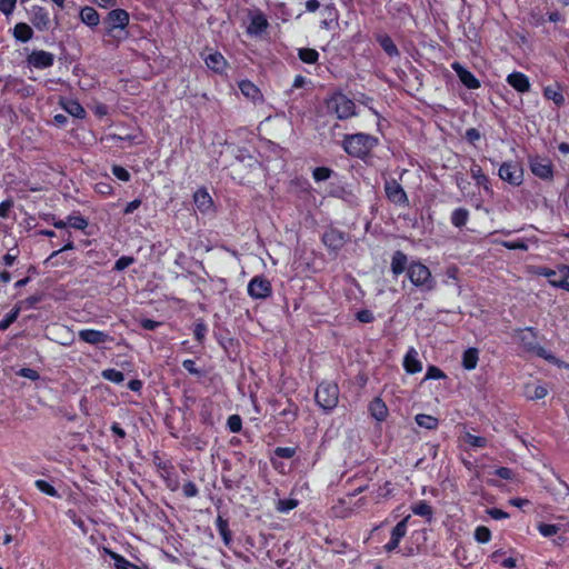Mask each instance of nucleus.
<instances>
[{"mask_svg": "<svg viewBox=\"0 0 569 569\" xmlns=\"http://www.w3.org/2000/svg\"><path fill=\"white\" fill-rule=\"evenodd\" d=\"M378 142V138L368 133L346 134L342 148L349 156L363 159L377 147Z\"/></svg>", "mask_w": 569, "mask_h": 569, "instance_id": "nucleus-1", "label": "nucleus"}, {"mask_svg": "<svg viewBox=\"0 0 569 569\" xmlns=\"http://www.w3.org/2000/svg\"><path fill=\"white\" fill-rule=\"evenodd\" d=\"M407 277L410 282L423 292L432 291L436 287L429 268L419 261H413L408 266Z\"/></svg>", "mask_w": 569, "mask_h": 569, "instance_id": "nucleus-2", "label": "nucleus"}, {"mask_svg": "<svg viewBox=\"0 0 569 569\" xmlns=\"http://www.w3.org/2000/svg\"><path fill=\"white\" fill-rule=\"evenodd\" d=\"M316 402L328 412L335 409L339 402V388L332 382H321L315 393Z\"/></svg>", "mask_w": 569, "mask_h": 569, "instance_id": "nucleus-3", "label": "nucleus"}, {"mask_svg": "<svg viewBox=\"0 0 569 569\" xmlns=\"http://www.w3.org/2000/svg\"><path fill=\"white\" fill-rule=\"evenodd\" d=\"M329 112L345 120L356 114V104L343 93H333L326 102Z\"/></svg>", "mask_w": 569, "mask_h": 569, "instance_id": "nucleus-4", "label": "nucleus"}, {"mask_svg": "<svg viewBox=\"0 0 569 569\" xmlns=\"http://www.w3.org/2000/svg\"><path fill=\"white\" fill-rule=\"evenodd\" d=\"M537 273L548 278L549 283L552 287L560 288L569 292V266L560 264L557 270H552L547 267H540Z\"/></svg>", "mask_w": 569, "mask_h": 569, "instance_id": "nucleus-5", "label": "nucleus"}, {"mask_svg": "<svg viewBox=\"0 0 569 569\" xmlns=\"http://www.w3.org/2000/svg\"><path fill=\"white\" fill-rule=\"evenodd\" d=\"M248 295L254 300H264L272 295L271 282L264 276H254L248 283Z\"/></svg>", "mask_w": 569, "mask_h": 569, "instance_id": "nucleus-6", "label": "nucleus"}, {"mask_svg": "<svg viewBox=\"0 0 569 569\" xmlns=\"http://www.w3.org/2000/svg\"><path fill=\"white\" fill-rule=\"evenodd\" d=\"M321 241L329 251L337 253L349 241V234L339 229L329 228L322 233Z\"/></svg>", "mask_w": 569, "mask_h": 569, "instance_id": "nucleus-7", "label": "nucleus"}, {"mask_svg": "<svg viewBox=\"0 0 569 569\" xmlns=\"http://www.w3.org/2000/svg\"><path fill=\"white\" fill-rule=\"evenodd\" d=\"M2 92L27 98L34 94V88L31 84H28L23 79L8 77L4 80Z\"/></svg>", "mask_w": 569, "mask_h": 569, "instance_id": "nucleus-8", "label": "nucleus"}, {"mask_svg": "<svg viewBox=\"0 0 569 569\" xmlns=\"http://www.w3.org/2000/svg\"><path fill=\"white\" fill-rule=\"evenodd\" d=\"M385 193L387 199L393 204L399 207L409 206L408 196L405 189L396 179H389L385 181Z\"/></svg>", "mask_w": 569, "mask_h": 569, "instance_id": "nucleus-9", "label": "nucleus"}, {"mask_svg": "<svg viewBox=\"0 0 569 569\" xmlns=\"http://www.w3.org/2000/svg\"><path fill=\"white\" fill-rule=\"evenodd\" d=\"M498 174L501 180L512 186H520L523 181L522 168L512 161L503 162L498 170Z\"/></svg>", "mask_w": 569, "mask_h": 569, "instance_id": "nucleus-10", "label": "nucleus"}, {"mask_svg": "<svg viewBox=\"0 0 569 569\" xmlns=\"http://www.w3.org/2000/svg\"><path fill=\"white\" fill-rule=\"evenodd\" d=\"M529 167L531 172L540 179L551 180L553 178V166L548 158L529 157Z\"/></svg>", "mask_w": 569, "mask_h": 569, "instance_id": "nucleus-11", "label": "nucleus"}, {"mask_svg": "<svg viewBox=\"0 0 569 569\" xmlns=\"http://www.w3.org/2000/svg\"><path fill=\"white\" fill-rule=\"evenodd\" d=\"M28 13L30 22L38 31L44 32L50 29L51 19L46 8L40 6H32Z\"/></svg>", "mask_w": 569, "mask_h": 569, "instance_id": "nucleus-12", "label": "nucleus"}, {"mask_svg": "<svg viewBox=\"0 0 569 569\" xmlns=\"http://www.w3.org/2000/svg\"><path fill=\"white\" fill-rule=\"evenodd\" d=\"M129 13L123 9H113L111 10L106 19V23L108 24L107 33L112 34L116 29H126L129 24Z\"/></svg>", "mask_w": 569, "mask_h": 569, "instance_id": "nucleus-13", "label": "nucleus"}, {"mask_svg": "<svg viewBox=\"0 0 569 569\" xmlns=\"http://www.w3.org/2000/svg\"><path fill=\"white\" fill-rule=\"evenodd\" d=\"M409 519H410V515L405 517L401 521H399L393 527V529L391 530L390 540L383 546V548L387 552H392L393 550H396L399 547L401 539L407 533V526H408Z\"/></svg>", "mask_w": 569, "mask_h": 569, "instance_id": "nucleus-14", "label": "nucleus"}, {"mask_svg": "<svg viewBox=\"0 0 569 569\" xmlns=\"http://www.w3.org/2000/svg\"><path fill=\"white\" fill-rule=\"evenodd\" d=\"M29 66L37 69H46L54 63V56L44 50H33L27 58Z\"/></svg>", "mask_w": 569, "mask_h": 569, "instance_id": "nucleus-15", "label": "nucleus"}, {"mask_svg": "<svg viewBox=\"0 0 569 569\" xmlns=\"http://www.w3.org/2000/svg\"><path fill=\"white\" fill-rule=\"evenodd\" d=\"M78 336L81 341L93 346L112 341V337L107 332L94 329H82Z\"/></svg>", "mask_w": 569, "mask_h": 569, "instance_id": "nucleus-16", "label": "nucleus"}, {"mask_svg": "<svg viewBox=\"0 0 569 569\" xmlns=\"http://www.w3.org/2000/svg\"><path fill=\"white\" fill-rule=\"evenodd\" d=\"M451 68L457 73L462 84L466 86L468 89H478L480 87V81L459 62H453L451 64Z\"/></svg>", "mask_w": 569, "mask_h": 569, "instance_id": "nucleus-17", "label": "nucleus"}, {"mask_svg": "<svg viewBox=\"0 0 569 569\" xmlns=\"http://www.w3.org/2000/svg\"><path fill=\"white\" fill-rule=\"evenodd\" d=\"M507 83L520 93L528 92L531 87L529 78L525 73L518 71H515L507 77Z\"/></svg>", "mask_w": 569, "mask_h": 569, "instance_id": "nucleus-18", "label": "nucleus"}, {"mask_svg": "<svg viewBox=\"0 0 569 569\" xmlns=\"http://www.w3.org/2000/svg\"><path fill=\"white\" fill-rule=\"evenodd\" d=\"M204 63L210 70L219 74L223 73L228 66L224 57L218 51L209 53L207 57H204Z\"/></svg>", "mask_w": 569, "mask_h": 569, "instance_id": "nucleus-19", "label": "nucleus"}, {"mask_svg": "<svg viewBox=\"0 0 569 569\" xmlns=\"http://www.w3.org/2000/svg\"><path fill=\"white\" fill-rule=\"evenodd\" d=\"M239 89L241 93L250 99L254 103H259L263 101V96L260 89L249 80H242L239 82Z\"/></svg>", "mask_w": 569, "mask_h": 569, "instance_id": "nucleus-20", "label": "nucleus"}, {"mask_svg": "<svg viewBox=\"0 0 569 569\" xmlns=\"http://www.w3.org/2000/svg\"><path fill=\"white\" fill-rule=\"evenodd\" d=\"M332 515L337 518H349L355 513V508L351 507V499L348 497L340 498L331 508Z\"/></svg>", "mask_w": 569, "mask_h": 569, "instance_id": "nucleus-21", "label": "nucleus"}, {"mask_svg": "<svg viewBox=\"0 0 569 569\" xmlns=\"http://www.w3.org/2000/svg\"><path fill=\"white\" fill-rule=\"evenodd\" d=\"M517 336L521 348L527 352H530L535 348V345L538 343L536 332L532 328L519 329Z\"/></svg>", "mask_w": 569, "mask_h": 569, "instance_id": "nucleus-22", "label": "nucleus"}, {"mask_svg": "<svg viewBox=\"0 0 569 569\" xmlns=\"http://www.w3.org/2000/svg\"><path fill=\"white\" fill-rule=\"evenodd\" d=\"M403 367L408 373H417L422 370V365L418 359V352L415 348H410L405 356Z\"/></svg>", "mask_w": 569, "mask_h": 569, "instance_id": "nucleus-23", "label": "nucleus"}, {"mask_svg": "<svg viewBox=\"0 0 569 569\" xmlns=\"http://www.w3.org/2000/svg\"><path fill=\"white\" fill-rule=\"evenodd\" d=\"M369 411L372 418H375L377 421H385L388 417V407L386 406L385 401L377 397L375 398L370 405H369Z\"/></svg>", "mask_w": 569, "mask_h": 569, "instance_id": "nucleus-24", "label": "nucleus"}, {"mask_svg": "<svg viewBox=\"0 0 569 569\" xmlns=\"http://www.w3.org/2000/svg\"><path fill=\"white\" fill-rule=\"evenodd\" d=\"M193 200H194L197 208L201 212L209 211L213 206L212 198L206 189L197 190L193 194Z\"/></svg>", "mask_w": 569, "mask_h": 569, "instance_id": "nucleus-25", "label": "nucleus"}, {"mask_svg": "<svg viewBox=\"0 0 569 569\" xmlns=\"http://www.w3.org/2000/svg\"><path fill=\"white\" fill-rule=\"evenodd\" d=\"M548 395V389L543 385L528 382L525 386V397L528 400H539Z\"/></svg>", "mask_w": 569, "mask_h": 569, "instance_id": "nucleus-26", "label": "nucleus"}, {"mask_svg": "<svg viewBox=\"0 0 569 569\" xmlns=\"http://www.w3.org/2000/svg\"><path fill=\"white\" fill-rule=\"evenodd\" d=\"M60 104L66 112L74 118L82 119L86 116L84 108L77 100L64 99L60 101Z\"/></svg>", "mask_w": 569, "mask_h": 569, "instance_id": "nucleus-27", "label": "nucleus"}, {"mask_svg": "<svg viewBox=\"0 0 569 569\" xmlns=\"http://www.w3.org/2000/svg\"><path fill=\"white\" fill-rule=\"evenodd\" d=\"M79 17L81 22L90 28L97 27L100 22V16L97 12V10L92 7H83L80 10Z\"/></svg>", "mask_w": 569, "mask_h": 569, "instance_id": "nucleus-28", "label": "nucleus"}, {"mask_svg": "<svg viewBox=\"0 0 569 569\" xmlns=\"http://www.w3.org/2000/svg\"><path fill=\"white\" fill-rule=\"evenodd\" d=\"M543 97L551 100L558 107H561L565 103V97L561 87L558 83L545 87Z\"/></svg>", "mask_w": 569, "mask_h": 569, "instance_id": "nucleus-29", "label": "nucleus"}, {"mask_svg": "<svg viewBox=\"0 0 569 569\" xmlns=\"http://www.w3.org/2000/svg\"><path fill=\"white\" fill-rule=\"evenodd\" d=\"M377 42L380 44V47L382 48V50L390 57V58H393V57H399L400 56V52L396 46V43L393 42V40L391 39L390 36L388 34H378L377 38H376Z\"/></svg>", "mask_w": 569, "mask_h": 569, "instance_id": "nucleus-30", "label": "nucleus"}, {"mask_svg": "<svg viewBox=\"0 0 569 569\" xmlns=\"http://www.w3.org/2000/svg\"><path fill=\"white\" fill-rule=\"evenodd\" d=\"M268 28V21L262 13L254 14L250 19V23L248 26L249 34H260Z\"/></svg>", "mask_w": 569, "mask_h": 569, "instance_id": "nucleus-31", "label": "nucleus"}, {"mask_svg": "<svg viewBox=\"0 0 569 569\" xmlns=\"http://www.w3.org/2000/svg\"><path fill=\"white\" fill-rule=\"evenodd\" d=\"M408 258L402 251H396L391 259V271L395 276H399L408 270Z\"/></svg>", "mask_w": 569, "mask_h": 569, "instance_id": "nucleus-32", "label": "nucleus"}, {"mask_svg": "<svg viewBox=\"0 0 569 569\" xmlns=\"http://www.w3.org/2000/svg\"><path fill=\"white\" fill-rule=\"evenodd\" d=\"M470 173L477 186L482 187L487 192H491L489 178L483 173L479 164L473 163L470 168Z\"/></svg>", "mask_w": 569, "mask_h": 569, "instance_id": "nucleus-33", "label": "nucleus"}, {"mask_svg": "<svg viewBox=\"0 0 569 569\" xmlns=\"http://www.w3.org/2000/svg\"><path fill=\"white\" fill-rule=\"evenodd\" d=\"M413 515L425 518L428 522L433 519V509L426 500H420L411 506Z\"/></svg>", "mask_w": 569, "mask_h": 569, "instance_id": "nucleus-34", "label": "nucleus"}, {"mask_svg": "<svg viewBox=\"0 0 569 569\" xmlns=\"http://www.w3.org/2000/svg\"><path fill=\"white\" fill-rule=\"evenodd\" d=\"M13 37L21 42H28L33 37L32 28L24 22H19L13 28Z\"/></svg>", "mask_w": 569, "mask_h": 569, "instance_id": "nucleus-35", "label": "nucleus"}, {"mask_svg": "<svg viewBox=\"0 0 569 569\" xmlns=\"http://www.w3.org/2000/svg\"><path fill=\"white\" fill-rule=\"evenodd\" d=\"M479 360V351L477 348H468L462 355V367L466 370H473Z\"/></svg>", "mask_w": 569, "mask_h": 569, "instance_id": "nucleus-36", "label": "nucleus"}, {"mask_svg": "<svg viewBox=\"0 0 569 569\" xmlns=\"http://www.w3.org/2000/svg\"><path fill=\"white\" fill-rule=\"evenodd\" d=\"M469 210L466 208H457L452 211L450 221L456 228H462L469 220Z\"/></svg>", "mask_w": 569, "mask_h": 569, "instance_id": "nucleus-37", "label": "nucleus"}, {"mask_svg": "<svg viewBox=\"0 0 569 569\" xmlns=\"http://www.w3.org/2000/svg\"><path fill=\"white\" fill-rule=\"evenodd\" d=\"M216 526L219 535L221 536L226 546H229L232 540V535L229 529V522L227 519H223L221 516H218L216 520Z\"/></svg>", "mask_w": 569, "mask_h": 569, "instance_id": "nucleus-38", "label": "nucleus"}, {"mask_svg": "<svg viewBox=\"0 0 569 569\" xmlns=\"http://www.w3.org/2000/svg\"><path fill=\"white\" fill-rule=\"evenodd\" d=\"M415 420L419 427L426 428L428 430H435L439 425V420L436 417L425 413L417 415Z\"/></svg>", "mask_w": 569, "mask_h": 569, "instance_id": "nucleus-39", "label": "nucleus"}, {"mask_svg": "<svg viewBox=\"0 0 569 569\" xmlns=\"http://www.w3.org/2000/svg\"><path fill=\"white\" fill-rule=\"evenodd\" d=\"M298 57L302 62L313 64L319 59V52L316 49L301 48L298 50Z\"/></svg>", "mask_w": 569, "mask_h": 569, "instance_id": "nucleus-40", "label": "nucleus"}, {"mask_svg": "<svg viewBox=\"0 0 569 569\" xmlns=\"http://www.w3.org/2000/svg\"><path fill=\"white\" fill-rule=\"evenodd\" d=\"M107 552L111 557V559L114 561L116 569H140L139 567H137L133 563H131L130 561H128L121 555L113 552L111 550H107Z\"/></svg>", "mask_w": 569, "mask_h": 569, "instance_id": "nucleus-41", "label": "nucleus"}, {"mask_svg": "<svg viewBox=\"0 0 569 569\" xmlns=\"http://www.w3.org/2000/svg\"><path fill=\"white\" fill-rule=\"evenodd\" d=\"M101 377L117 385L122 383L124 380V375L121 371L113 368L102 370Z\"/></svg>", "mask_w": 569, "mask_h": 569, "instance_id": "nucleus-42", "label": "nucleus"}, {"mask_svg": "<svg viewBox=\"0 0 569 569\" xmlns=\"http://www.w3.org/2000/svg\"><path fill=\"white\" fill-rule=\"evenodd\" d=\"M21 306H16L6 317L0 321V331L7 330L18 318Z\"/></svg>", "mask_w": 569, "mask_h": 569, "instance_id": "nucleus-43", "label": "nucleus"}, {"mask_svg": "<svg viewBox=\"0 0 569 569\" xmlns=\"http://www.w3.org/2000/svg\"><path fill=\"white\" fill-rule=\"evenodd\" d=\"M34 486L42 493H46V495H48L50 497H59V493L56 490V488L51 483L46 481V480L38 479V480H36Z\"/></svg>", "mask_w": 569, "mask_h": 569, "instance_id": "nucleus-44", "label": "nucleus"}, {"mask_svg": "<svg viewBox=\"0 0 569 569\" xmlns=\"http://www.w3.org/2000/svg\"><path fill=\"white\" fill-rule=\"evenodd\" d=\"M333 171L328 167H317L312 171V178L317 182L326 181L332 176Z\"/></svg>", "mask_w": 569, "mask_h": 569, "instance_id": "nucleus-45", "label": "nucleus"}, {"mask_svg": "<svg viewBox=\"0 0 569 569\" xmlns=\"http://www.w3.org/2000/svg\"><path fill=\"white\" fill-rule=\"evenodd\" d=\"M475 539L479 543H487L491 539V531L485 526H479L475 530Z\"/></svg>", "mask_w": 569, "mask_h": 569, "instance_id": "nucleus-46", "label": "nucleus"}, {"mask_svg": "<svg viewBox=\"0 0 569 569\" xmlns=\"http://www.w3.org/2000/svg\"><path fill=\"white\" fill-rule=\"evenodd\" d=\"M465 442L476 448H483L487 446V439L485 437L475 436L469 432L465 435Z\"/></svg>", "mask_w": 569, "mask_h": 569, "instance_id": "nucleus-47", "label": "nucleus"}, {"mask_svg": "<svg viewBox=\"0 0 569 569\" xmlns=\"http://www.w3.org/2000/svg\"><path fill=\"white\" fill-rule=\"evenodd\" d=\"M298 506V500L296 499H280L277 502V510L279 512L286 513L290 510L295 509Z\"/></svg>", "mask_w": 569, "mask_h": 569, "instance_id": "nucleus-48", "label": "nucleus"}, {"mask_svg": "<svg viewBox=\"0 0 569 569\" xmlns=\"http://www.w3.org/2000/svg\"><path fill=\"white\" fill-rule=\"evenodd\" d=\"M68 224L71 228L84 230L88 227V221L82 216H70L68 217Z\"/></svg>", "mask_w": 569, "mask_h": 569, "instance_id": "nucleus-49", "label": "nucleus"}, {"mask_svg": "<svg viewBox=\"0 0 569 569\" xmlns=\"http://www.w3.org/2000/svg\"><path fill=\"white\" fill-rule=\"evenodd\" d=\"M164 481H166V485L167 487L171 490V491H176L178 490L179 488V481L176 477V473L173 471V468L171 467L170 469L166 470V476H164Z\"/></svg>", "mask_w": 569, "mask_h": 569, "instance_id": "nucleus-50", "label": "nucleus"}, {"mask_svg": "<svg viewBox=\"0 0 569 569\" xmlns=\"http://www.w3.org/2000/svg\"><path fill=\"white\" fill-rule=\"evenodd\" d=\"M227 426L231 432H239L242 428V420L239 415H232L227 420Z\"/></svg>", "mask_w": 569, "mask_h": 569, "instance_id": "nucleus-51", "label": "nucleus"}, {"mask_svg": "<svg viewBox=\"0 0 569 569\" xmlns=\"http://www.w3.org/2000/svg\"><path fill=\"white\" fill-rule=\"evenodd\" d=\"M538 530L543 537H552L558 533L559 527L553 523H540Z\"/></svg>", "mask_w": 569, "mask_h": 569, "instance_id": "nucleus-52", "label": "nucleus"}, {"mask_svg": "<svg viewBox=\"0 0 569 569\" xmlns=\"http://www.w3.org/2000/svg\"><path fill=\"white\" fill-rule=\"evenodd\" d=\"M274 455L279 458L290 459L296 455V448L292 447H277Z\"/></svg>", "mask_w": 569, "mask_h": 569, "instance_id": "nucleus-53", "label": "nucleus"}, {"mask_svg": "<svg viewBox=\"0 0 569 569\" xmlns=\"http://www.w3.org/2000/svg\"><path fill=\"white\" fill-rule=\"evenodd\" d=\"M133 262H134V259L132 257L122 256L116 261L113 269L117 271H122L126 268H128L129 266H131Z\"/></svg>", "mask_w": 569, "mask_h": 569, "instance_id": "nucleus-54", "label": "nucleus"}, {"mask_svg": "<svg viewBox=\"0 0 569 569\" xmlns=\"http://www.w3.org/2000/svg\"><path fill=\"white\" fill-rule=\"evenodd\" d=\"M19 254L18 248H11L3 257H2V263L7 267H11L14 261L17 260Z\"/></svg>", "mask_w": 569, "mask_h": 569, "instance_id": "nucleus-55", "label": "nucleus"}, {"mask_svg": "<svg viewBox=\"0 0 569 569\" xmlns=\"http://www.w3.org/2000/svg\"><path fill=\"white\" fill-rule=\"evenodd\" d=\"M112 173L116 178H118L121 181H129L130 180V173L129 171L121 167V166H113L112 167Z\"/></svg>", "mask_w": 569, "mask_h": 569, "instance_id": "nucleus-56", "label": "nucleus"}, {"mask_svg": "<svg viewBox=\"0 0 569 569\" xmlns=\"http://www.w3.org/2000/svg\"><path fill=\"white\" fill-rule=\"evenodd\" d=\"M545 18L541 12L539 11H531L528 17V23L532 27H539L543 24Z\"/></svg>", "mask_w": 569, "mask_h": 569, "instance_id": "nucleus-57", "label": "nucleus"}, {"mask_svg": "<svg viewBox=\"0 0 569 569\" xmlns=\"http://www.w3.org/2000/svg\"><path fill=\"white\" fill-rule=\"evenodd\" d=\"M538 357L546 359L550 362L555 361V357L550 355L543 347H541L539 343L535 345V348L530 351Z\"/></svg>", "mask_w": 569, "mask_h": 569, "instance_id": "nucleus-58", "label": "nucleus"}, {"mask_svg": "<svg viewBox=\"0 0 569 569\" xmlns=\"http://www.w3.org/2000/svg\"><path fill=\"white\" fill-rule=\"evenodd\" d=\"M538 357L546 359L550 362L555 361V357L550 355L543 347H541L539 343L535 345V348L530 351Z\"/></svg>", "mask_w": 569, "mask_h": 569, "instance_id": "nucleus-59", "label": "nucleus"}, {"mask_svg": "<svg viewBox=\"0 0 569 569\" xmlns=\"http://www.w3.org/2000/svg\"><path fill=\"white\" fill-rule=\"evenodd\" d=\"M356 318L358 321H360L362 323H370L375 320L373 313L368 309L358 311L356 315Z\"/></svg>", "mask_w": 569, "mask_h": 569, "instance_id": "nucleus-60", "label": "nucleus"}, {"mask_svg": "<svg viewBox=\"0 0 569 569\" xmlns=\"http://www.w3.org/2000/svg\"><path fill=\"white\" fill-rule=\"evenodd\" d=\"M16 2L17 0H0V11L6 16L11 14L16 8Z\"/></svg>", "mask_w": 569, "mask_h": 569, "instance_id": "nucleus-61", "label": "nucleus"}, {"mask_svg": "<svg viewBox=\"0 0 569 569\" xmlns=\"http://www.w3.org/2000/svg\"><path fill=\"white\" fill-rule=\"evenodd\" d=\"M446 375L438 367L430 366L427 369L425 379H443Z\"/></svg>", "mask_w": 569, "mask_h": 569, "instance_id": "nucleus-62", "label": "nucleus"}, {"mask_svg": "<svg viewBox=\"0 0 569 569\" xmlns=\"http://www.w3.org/2000/svg\"><path fill=\"white\" fill-rule=\"evenodd\" d=\"M182 491L187 498L196 497L199 493L198 487L192 481H188L187 483H184L182 487Z\"/></svg>", "mask_w": 569, "mask_h": 569, "instance_id": "nucleus-63", "label": "nucleus"}, {"mask_svg": "<svg viewBox=\"0 0 569 569\" xmlns=\"http://www.w3.org/2000/svg\"><path fill=\"white\" fill-rule=\"evenodd\" d=\"M207 333V326L203 322H198L194 326L193 335L198 342H202Z\"/></svg>", "mask_w": 569, "mask_h": 569, "instance_id": "nucleus-64", "label": "nucleus"}]
</instances>
